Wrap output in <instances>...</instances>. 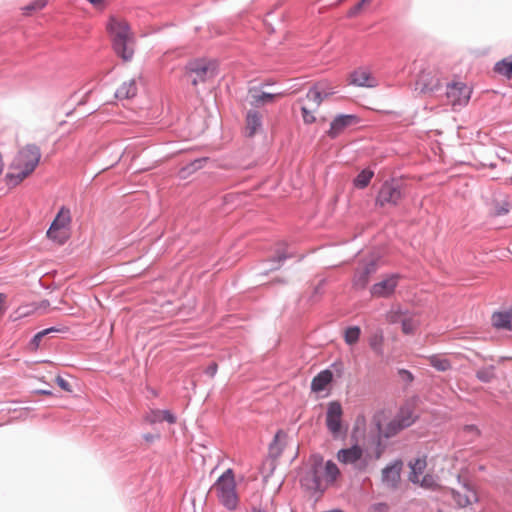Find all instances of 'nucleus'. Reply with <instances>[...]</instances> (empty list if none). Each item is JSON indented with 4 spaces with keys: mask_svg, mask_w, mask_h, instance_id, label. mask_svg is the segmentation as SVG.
Wrapping results in <instances>:
<instances>
[{
    "mask_svg": "<svg viewBox=\"0 0 512 512\" xmlns=\"http://www.w3.org/2000/svg\"><path fill=\"white\" fill-rule=\"evenodd\" d=\"M384 336L381 330H377L369 337V346L378 355L383 354Z\"/></svg>",
    "mask_w": 512,
    "mask_h": 512,
    "instance_id": "cd10ccee",
    "label": "nucleus"
},
{
    "mask_svg": "<svg viewBox=\"0 0 512 512\" xmlns=\"http://www.w3.org/2000/svg\"><path fill=\"white\" fill-rule=\"evenodd\" d=\"M210 493L215 494L217 500L226 509L236 510L239 504V495L236 489L235 474L227 469L212 485Z\"/></svg>",
    "mask_w": 512,
    "mask_h": 512,
    "instance_id": "20e7f679",
    "label": "nucleus"
},
{
    "mask_svg": "<svg viewBox=\"0 0 512 512\" xmlns=\"http://www.w3.org/2000/svg\"><path fill=\"white\" fill-rule=\"evenodd\" d=\"M463 432L475 438L480 435V431L475 425H466L463 427Z\"/></svg>",
    "mask_w": 512,
    "mask_h": 512,
    "instance_id": "79ce46f5",
    "label": "nucleus"
},
{
    "mask_svg": "<svg viewBox=\"0 0 512 512\" xmlns=\"http://www.w3.org/2000/svg\"><path fill=\"white\" fill-rule=\"evenodd\" d=\"M495 71L508 78L512 77V55L498 62Z\"/></svg>",
    "mask_w": 512,
    "mask_h": 512,
    "instance_id": "7c9ffc66",
    "label": "nucleus"
},
{
    "mask_svg": "<svg viewBox=\"0 0 512 512\" xmlns=\"http://www.w3.org/2000/svg\"><path fill=\"white\" fill-rule=\"evenodd\" d=\"M41 158L39 147L34 144H27L21 148L10 164V169L16 172L7 174V179L13 185L20 184L37 167Z\"/></svg>",
    "mask_w": 512,
    "mask_h": 512,
    "instance_id": "7ed1b4c3",
    "label": "nucleus"
},
{
    "mask_svg": "<svg viewBox=\"0 0 512 512\" xmlns=\"http://www.w3.org/2000/svg\"><path fill=\"white\" fill-rule=\"evenodd\" d=\"M452 497L459 507H467L479 500L477 492L468 484H463L458 489H453Z\"/></svg>",
    "mask_w": 512,
    "mask_h": 512,
    "instance_id": "f8f14e48",
    "label": "nucleus"
},
{
    "mask_svg": "<svg viewBox=\"0 0 512 512\" xmlns=\"http://www.w3.org/2000/svg\"><path fill=\"white\" fill-rule=\"evenodd\" d=\"M372 0H361L364 5H368Z\"/></svg>",
    "mask_w": 512,
    "mask_h": 512,
    "instance_id": "864d4df0",
    "label": "nucleus"
},
{
    "mask_svg": "<svg viewBox=\"0 0 512 512\" xmlns=\"http://www.w3.org/2000/svg\"><path fill=\"white\" fill-rule=\"evenodd\" d=\"M398 275H391L386 277L385 279L375 283L371 287V294L376 297H388L390 296L397 284H398Z\"/></svg>",
    "mask_w": 512,
    "mask_h": 512,
    "instance_id": "ddd939ff",
    "label": "nucleus"
},
{
    "mask_svg": "<svg viewBox=\"0 0 512 512\" xmlns=\"http://www.w3.org/2000/svg\"><path fill=\"white\" fill-rule=\"evenodd\" d=\"M284 259H286V255L282 254V255H279V256H278V262H281V261H283Z\"/></svg>",
    "mask_w": 512,
    "mask_h": 512,
    "instance_id": "603ef678",
    "label": "nucleus"
},
{
    "mask_svg": "<svg viewBox=\"0 0 512 512\" xmlns=\"http://www.w3.org/2000/svg\"><path fill=\"white\" fill-rule=\"evenodd\" d=\"M476 376L482 382H485V383L490 382L492 379L495 378L494 367L490 366V367L482 368L477 371Z\"/></svg>",
    "mask_w": 512,
    "mask_h": 512,
    "instance_id": "f704fd0d",
    "label": "nucleus"
},
{
    "mask_svg": "<svg viewBox=\"0 0 512 512\" xmlns=\"http://www.w3.org/2000/svg\"><path fill=\"white\" fill-rule=\"evenodd\" d=\"M286 438L285 432L279 430L275 436L273 442L270 444L269 451L270 454L274 457L280 456L284 447V440Z\"/></svg>",
    "mask_w": 512,
    "mask_h": 512,
    "instance_id": "bb28decb",
    "label": "nucleus"
},
{
    "mask_svg": "<svg viewBox=\"0 0 512 512\" xmlns=\"http://www.w3.org/2000/svg\"><path fill=\"white\" fill-rule=\"evenodd\" d=\"M406 315L403 314L401 311H390L386 314V320L389 322V323H397V322H402V319L405 317Z\"/></svg>",
    "mask_w": 512,
    "mask_h": 512,
    "instance_id": "ea45409f",
    "label": "nucleus"
},
{
    "mask_svg": "<svg viewBox=\"0 0 512 512\" xmlns=\"http://www.w3.org/2000/svg\"><path fill=\"white\" fill-rule=\"evenodd\" d=\"M404 197L401 185L396 181H385L380 187L376 205L385 207L386 205L397 206Z\"/></svg>",
    "mask_w": 512,
    "mask_h": 512,
    "instance_id": "423d86ee",
    "label": "nucleus"
},
{
    "mask_svg": "<svg viewBox=\"0 0 512 512\" xmlns=\"http://www.w3.org/2000/svg\"><path fill=\"white\" fill-rule=\"evenodd\" d=\"M420 485L425 488H433L436 485V480L432 475L425 474L420 478Z\"/></svg>",
    "mask_w": 512,
    "mask_h": 512,
    "instance_id": "a19ab883",
    "label": "nucleus"
},
{
    "mask_svg": "<svg viewBox=\"0 0 512 512\" xmlns=\"http://www.w3.org/2000/svg\"><path fill=\"white\" fill-rule=\"evenodd\" d=\"M396 418L401 421L403 428L409 427L414 422L413 414L409 410H401L400 414Z\"/></svg>",
    "mask_w": 512,
    "mask_h": 512,
    "instance_id": "c9c22d12",
    "label": "nucleus"
},
{
    "mask_svg": "<svg viewBox=\"0 0 512 512\" xmlns=\"http://www.w3.org/2000/svg\"><path fill=\"white\" fill-rule=\"evenodd\" d=\"M51 331H54V329H53V328H49V329L43 330V331H41V332H38V333L33 337V339H32V340H31V342H30V346L32 347V349H33V350H36V349L39 347V345H40V342H41L42 338H43L46 334H48L49 332H51Z\"/></svg>",
    "mask_w": 512,
    "mask_h": 512,
    "instance_id": "58836bf2",
    "label": "nucleus"
},
{
    "mask_svg": "<svg viewBox=\"0 0 512 512\" xmlns=\"http://www.w3.org/2000/svg\"><path fill=\"white\" fill-rule=\"evenodd\" d=\"M115 52L125 61L134 54L135 37L128 22L118 16H110L106 25Z\"/></svg>",
    "mask_w": 512,
    "mask_h": 512,
    "instance_id": "f03ea898",
    "label": "nucleus"
},
{
    "mask_svg": "<svg viewBox=\"0 0 512 512\" xmlns=\"http://www.w3.org/2000/svg\"><path fill=\"white\" fill-rule=\"evenodd\" d=\"M94 8L96 9H104L106 5V0H87Z\"/></svg>",
    "mask_w": 512,
    "mask_h": 512,
    "instance_id": "c03bdc74",
    "label": "nucleus"
},
{
    "mask_svg": "<svg viewBox=\"0 0 512 512\" xmlns=\"http://www.w3.org/2000/svg\"><path fill=\"white\" fill-rule=\"evenodd\" d=\"M350 83L360 87H375V79L367 69L359 68L350 74Z\"/></svg>",
    "mask_w": 512,
    "mask_h": 512,
    "instance_id": "dca6fc26",
    "label": "nucleus"
},
{
    "mask_svg": "<svg viewBox=\"0 0 512 512\" xmlns=\"http://www.w3.org/2000/svg\"><path fill=\"white\" fill-rule=\"evenodd\" d=\"M6 296L3 293H0V316L4 313L3 303L5 302Z\"/></svg>",
    "mask_w": 512,
    "mask_h": 512,
    "instance_id": "8fccbe9b",
    "label": "nucleus"
},
{
    "mask_svg": "<svg viewBox=\"0 0 512 512\" xmlns=\"http://www.w3.org/2000/svg\"><path fill=\"white\" fill-rule=\"evenodd\" d=\"M284 95L285 94L282 92H279V93L261 92L255 88L249 90L250 103L255 106L264 105L266 103H271V102L275 101L276 99L283 97Z\"/></svg>",
    "mask_w": 512,
    "mask_h": 512,
    "instance_id": "f3484780",
    "label": "nucleus"
},
{
    "mask_svg": "<svg viewBox=\"0 0 512 512\" xmlns=\"http://www.w3.org/2000/svg\"><path fill=\"white\" fill-rule=\"evenodd\" d=\"M340 470L333 461L324 462L323 457L314 455L301 477V483L309 490L323 491L334 484Z\"/></svg>",
    "mask_w": 512,
    "mask_h": 512,
    "instance_id": "f257e3e1",
    "label": "nucleus"
},
{
    "mask_svg": "<svg viewBox=\"0 0 512 512\" xmlns=\"http://www.w3.org/2000/svg\"><path fill=\"white\" fill-rule=\"evenodd\" d=\"M337 460L341 464L352 465L357 470H364L367 465V462L363 459V450L358 445L340 449L337 452Z\"/></svg>",
    "mask_w": 512,
    "mask_h": 512,
    "instance_id": "1a4fd4ad",
    "label": "nucleus"
},
{
    "mask_svg": "<svg viewBox=\"0 0 512 512\" xmlns=\"http://www.w3.org/2000/svg\"><path fill=\"white\" fill-rule=\"evenodd\" d=\"M511 318L509 312H495L492 315V324L498 329H511Z\"/></svg>",
    "mask_w": 512,
    "mask_h": 512,
    "instance_id": "a878e982",
    "label": "nucleus"
},
{
    "mask_svg": "<svg viewBox=\"0 0 512 512\" xmlns=\"http://www.w3.org/2000/svg\"><path fill=\"white\" fill-rule=\"evenodd\" d=\"M401 324H402V332L406 335L413 334L419 325L418 321L410 316H405L402 319Z\"/></svg>",
    "mask_w": 512,
    "mask_h": 512,
    "instance_id": "72a5a7b5",
    "label": "nucleus"
},
{
    "mask_svg": "<svg viewBox=\"0 0 512 512\" xmlns=\"http://www.w3.org/2000/svg\"><path fill=\"white\" fill-rule=\"evenodd\" d=\"M262 116L258 111H249L246 116L245 131L248 136H253L260 129Z\"/></svg>",
    "mask_w": 512,
    "mask_h": 512,
    "instance_id": "4be33fe9",
    "label": "nucleus"
},
{
    "mask_svg": "<svg viewBox=\"0 0 512 512\" xmlns=\"http://www.w3.org/2000/svg\"><path fill=\"white\" fill-rule=\"evenodd\" d=\"M428 363L436 370L444 372L451 369L452 365L448 358L441 354H433L427 357Z\"/></svg>",
    "mask_w": 512,
    "mask_h": 512,
    "instance_id": "393cba45",
    "label": "nucleus"
},
{
    "mask_svg": "<svg viewBox=\"0 0 512 512\" xmlns=\"http://www.w3.org/2000/svg\"><path fill=\"white\" fill-rule=\"evenodd\" d=\"M472 89L463 82H453L447 85L446 97L448 103L453 107L466 106L470 100Z\"/></svg>",
    "mask_w": 512,
    "mask_h": 512,
    "instance_id": "0eeeda50",
    "label": "nucleus"
},
{
    "mask_svg": "<svg viewBox=\"0 0 512 512\" xmlns=\"http://www.w3.org/2000/svg\"><path fill=\"white\" fill-rule=\"evenodd\" d=\"M216 74V63L208 59H194L185 67V76L193 86L204 83Z\"/></svg>",
    "mask_w": 512,
    "mask_h": 512,
    "instance_id": "39448f33",
    "label": "nucleus"
},
{
    "mask_svg": "<svg viewBox=\"0 0 512 512\" xmlns=\"http://www.w3.org/2000/svg\"><path fill=\"white\" fill-rule=\"evenodd\" d=\"M333 88H330L325 83H317L306 94V100L309 102L308 106L313 110H317L322 101L334 94Z\"/></svg>",
    "mask_w": 512,
    "mask_h": 512,
    "instance_id": "9b49d317",
    "label": "nucleus"
},
{
    "mask_svg": "<svg viewBox=\"0 0 512 512\" xmlns=\"http://www.w3.org/2000/svg\"><path fill=\"white\" fill-rule=\"evenodd\" d=\"M416 85L422 93H430L441 87L442 79L438 70L425 69L419 74Z\"/></svg>",
    "mask_w": 512,
    "mask_h": 512,
    "instance_id": "9d476101",
    "label": "nucleus"
},
{
    "mask_svg": "<svg viewBox=\"0 0 512 512\" xmlns=\"http://www.w3.org/2000/svg\"><path fill=\"white\" fill-rule=\"evenodd\" d=\"M363 6H365V5L360 1L358 4H356L353 8H351V9L349 10V15H350V16H355V15H357V14L361 11V9L363 8Z\"/></svg>",
    "mask_w": 512,
    "mask_h": 512,
    "instance_id": "a18cd8bd",
    "label": "nucleus"
},
{
    "mask_svg": "<svg viewBox=\"0 0 512 512\" xmlns=\"http://www.w3.org/2000/svg\"><path fill=\"white\" fill-rule=\"evenodd\" d=\"M375 271L376 264L374 261H370L369 263H366L362 267L358 268L353 278L354 287L358 289L365 288L369 281L370 275Z\"/></svg>",
    "mask_w": 512,
    "mask_h": 512,
    "instance_id": "4468645a",
    "label": "nucleus"
},
{
    "mask_svg": "<svg viewBox=\"0 0 512 512\" xmlns=\"http://www.w3.org/2000/svg\"><path fill=\"white\" fill-rule=\"evenodd\" d=\"M354 117L351 115H340L336 117L328 131V135L332 138L337 137L343 130L354 122Z\"/></svg>",
    "mask_w": 512,
    "mask_h": 512,
    "instance_id": "a211bd4d",
    "label": "nucleus"
},
{
    "mask_svg": "<svg viewBox=\"0 0 512 512\" xmlns=\"http://www.w3.org/2000/svg\"><path fill=\"white\" fill-rule=\"evenodd\" d=\"M361 330L358 326L348 327L344 333V340L348 345H354L359 341Z\"/></svg>",
    "mask_w": 512,
    "mask_h": 512,
    "instance_id": "2f4dec72",
    "label": "nucleus"
},
{
    "mask_svg": "<svg viewBox=\"0 0 512 512\" xmlns=\"http://www.w3.org/2000/svg\"><path fill=\"white\" fill-rule=\"evenodd\" d=\"M143 437H144V439H145L147 442H152V441H154V440H156V439H159V437H160V436H159V434H155V435H154V434H149V433H148V434H145Z\"/></svg>",
    "mask_w": 512,
    "mask_h": 512,
    "instance_id": "09e8293b",
    "label": "nucleus"
},
{
    "mask_svg": "<svg viewBox=\"0 0 512 512\" xmlns=\"http://www.w3.org/2000/svg\"><path fill=\"white\" fill-rule=\"evenodd\" d=\"M343 410L339 402L333 401L328 404L326 412V426L333 438L337 439L343 434L342 425Z\"/></svg>",
    "mask_w": 512,
    "mask_h": 512,
    "instance_id": "6e6552de",
    "label": "nucleus"
},
{
    "mask_svg": "<svg viewBox=\"0 0 512 512\" xmlns=\"http://www.w3.org/2000/svg\"><path fill=\"white\" fill-rule=\"evenodd\" d=\"M71 223V214L70 210L66 207H61L58 211L55 219L51 224V233L56 230H64L69 232V226Z\"/></svg>",
    "mask_w": 512,
    "mask_h": 512,
    "instance_id": "6ab92c4d",
    "label": "nucleus"
},
{
    "mask_svg": "<svg viewBox=\"0 0 512 512\" xmlns=\"http://www.w3.org/2000/svg\"><path fill=\"white\" fill-rule=\"evenodd\" d=\"M39 393L43 394V395H51L52 393L48 390H40Z\"/></svg>",
    "mask_w": 512,
    "mask_h": 512,
    "instance_id": "3c124183",
    "label": "nucleus"
},
{
    "mask_svg": "<svg viewBox=\"0 0 512 512\" xmlns=\"http://www.w3.org/2000/svg\"><path fill=\"white\" fill-rule=\"evenodd\" d=\"M411 473L410 480L414 483L420 482V478L425 475V469L427 467V462L425 458H418L413 463H410Z\"/></svg>",
    "mask_w": 512,
    "mask_h": 512,
    "instance_id": "b1692460",
    "label": "nucleus"
},
{
    "mask_svg": "<svg viewBox=\"0 0 512 512\" xmlns=\"http://www.w3.org/2000/svg\"><path fill=\"white\" fill-rule=\"evenodd\" d=\"M47 2H48V0H35L30 5L23 8L24 13L29 15L33 11L41 10L42 8H44L46 6Z\"/></svg>",
    "mask_w": 512,
    "mask_h": 512,
    "instance_id": "4c0bfd02",
    "label": "nucleus"
},
{
    "mask_svg": "<svg viewBox=\"0 0 512 512\" xmlns=\"http://www.w3.org/2000/svg\"><path fill=\"white\" fill-rule=\"evenodd\" d=\"M333 374L330 370H323L317 374L311 382V389L314 392L323 391L327 385L332 381Z\"/></svg>",
    "mask_w": 512,
    "mask_h": 512,
    "instance_id": "5701e85b",
    "label": "nucleus"
},
{
    "mask_svg": "<svg viewBox=\"0 0 512 512\" xmlns=\"http://www.w3.org/2000/svg\"><path fill=\"white\" fill-rule=\"evenodd\" d=\"M402 468V462L396 461L392 465L387 466L382 471V481L390 488H395L400 480V472Z\"/></svg>",
    "mask_w": 512,
    "mask_h": 512,
    "instance_id": "2eb2a0df",
    "label": "nucleus"
},
{
    "mask_svg": "<svg viewBox=\"0 0 512 512\" xmlns=\"http://www.w3.org/2000/svg\"><path fill=\"white\" fill-rule=\"evenodd\" d=\"M138 88L135 79L124 80L116 89L115 96L118 99H129L137 94Z\"/></svg>",
    "mask_w": 512,
    "mask_h": 512,
    "instance_id": "aec40b11",
    "label": "nucleus"
},
{
    "mask_svg": "<svg viewBox=\"0 0 512 512\" xmlns=\"http://www.w3.org/2000/svg\"><path fill=\"white\" fill-rule=\"evenodd\" d=\"M217 368H218L217 364L216 363H212L211 365H209L207 367L206 373L208 375H210L211 377H213L216 374V372H217Z\"/></svg>",
    "mask_w": 512,
    "mask_h": 512,
    "instance_id": "49530a36",
    "label": "nucleus"
},
{
    "mask_svg": "<svg viewBox=\"0 0 512 512\" xmlns=\"http://www.w3.org/2000/svg\"><path fill=\"white\" fill-rule=\"evenodd\" d=\"M56 383L59 385L61 389H63L66 392H72V387L68 381H66L61 376L56 377Z\"/></svg>",
    "mask_w": 512,
    "mask_h": 512,
    "instance_id": "37998d69",
    "label": "nucleus"
},
{
    "mask_svg": "<svg viewBox=\"0 0 512 512\" xmlns=\"http://www.w3.org/2000/svg\"><path fill=\"white\" fill-rule=\"evenodd\" d=\"M145 421L149 424H155L167 421L170 424L176 422V417L169 410H151L146 416Z\"/></svg>",
    "mask_w": 512,
    "mask_h": 512,
    "instance_id": "412c9836",
    "label": "nucleus"
},
{
    "mask_svg": "<svg viewBox=\"0 0 512 512\" xmlns=\"http://www.w3.org/2000/svg\"><path fill=\"white\" fill-rule=\"evenodd\" d=\"M374 176V172L369 169L362 170L357 177L354 179V185L357 188L363 189L368 186L372 177Z\"/></svg>",
    "mask_w": 512,
    "mask_h": 512,
    "instance_id": "c756f323",
    "label": "nucleus"
},
{
    "mask_svg": "<svg viewBox=\"0 0 512 512\" xmlns=\"http://www.w3.org/2000/svg\"><path fill=\"white\" fill-rule=\"evenodd\" d=\"M379 429L380 433L384 437L389 438L396 435L399 431H401L404 428L402 427L401 421H399V419L397 418H394L384 428L380 427Z\"/></svg>",
    "mask_w": 512,
    "mask_h": 512,
    "instance_id": "c85d7f7f",
    "label": "nucleus"
},
{
    "mask_svg": "<svg viewBox=\"0 0 512 512\" xmlns=\"http://www.w3.org/2000/svg\"><path fill=\"white\" fill-rule=\"evenodd\" d=\"M47 237L58 243V244H64L67 239L69 238V232L67 231H64V230H54L52 233H51V227L48 229L47 231Z\"/></svg>",
    "mask_w": 512,
    "mask_h": 512,
    "instance_id": "473e14b6",
    "label": "nucleus"
},
{
    "mask_svg": "<svg viewBox=\"0 0 512 512\" xmlns=\"http://www.w3.org/2000/svg\"><path fill=\"white\" fill-rule=\"evenodd\" d=\"M314 111L312 108H310L308 105H302L301 112H302V118L305 124H312L315 122L316 118L314 116Z\"/></svg>",
    "mask_w": 512,
    "mask_h": 512,
    "instance_id": "e433bc0d",
    "label": "nucleus"
},
{
    "mask_svg": "<svg viewBox=\"0 0 512 512\" xmlns=\"http://www.w3.org/2000/svg\"><path fill=\"white\" fill-rule=\"evenodd\" d=\"M399 373L402 375V377L408 381H412L413 380V376L412 374L408 371V370H400Z\"/></svg>",
    "mask_w": 512,
    "mask_h": 512,
    "instance_id": "de8ad7c7",
    "label": "nucleus"
}]
</instances>
